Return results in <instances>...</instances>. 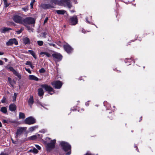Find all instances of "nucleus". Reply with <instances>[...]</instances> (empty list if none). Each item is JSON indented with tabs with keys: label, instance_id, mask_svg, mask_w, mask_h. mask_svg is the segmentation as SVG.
Here are the masks:
<instances>
[{
	"label": "nucleus",
	"instance_id": "obj_1",
	"mask_svg": "<svg viewBox=\"0 0 155 155\" xmlns=\"http://www.w3.org/2000/svg\"><path fill=\"white\" fill-rule=\"evenodd\" d=\"M55 143V140H51V139L49 137L46 138L45 143L46 144V148L47 152H50L54 148Z\"/></svg>",
	"mask_w": 155,
	"mask_h": 155
},
{
	"label": "nucleus",
	"instance_id": "obj_2",
	"mask_svg": "<svg viewBox=\"0 0 155 155\" xmlns=\"http://www.w3.org/2000/svg\"><path fill=\"white\" fill-rule=\"evenodd\" d=\"M73 0H61L58 1L57 0H52L51 2L55 4H58L59 5L67 7L69 9L72 7L71 3Z\"/></svg>",
	"mask_w": 155,
	"mask_h": 155
},
{
	"label": "nucleus",
	"instance_id": "obj_3",
	"mask_svg": "<svg viewBox=\"0 0 155 155\" xmlns=\"http://www.w3.org/2000/svg\"><path fill=\"white\" fill-rule=\"evenodd\" d=\"M60 144L64 151L67 152L69 151L66 153V155H69L71 154V147L69 144L64 141H61L60 143Z\"/></svg>",
	"mask_w": 155,
	"mask_h": 155
},
{
	"label": "nucleus",
	"instance_id": "obj_4",
	"mask_svg": "<svg viewBox=\"0 0 155 155\" xmlns=\"http://www.w3.org/2000/svg\"><path fill=\"white\" fill-rule=\"evenodd\" d=\"M13 19L16 23L21 24H23L24 18L18 15H14L13 17Z\"/></svg>",
	"mask_w": 155,
	"mask_h": 155
},
{
	"label": "nucleus",
	"instance_id": "obj_5",
	"mask_svg": "<svg viewBox=\"0 0 155 155\" xmlns=\"http://www.w3.org/2000/svg\"><path fill=\"white\" fill-rule=\"evenodd\" d=\"M35 22V19L31 17H27L24 19L23 25L26 26L28 24H32Z\"/></svg>",
	"mask_w": 155,
	"mask_h": 155
},
{
	"label": "nucleus",
	"instance_id": "obj_6",
	"mask_svg": "<svg viewBox=\"0 0 155 155\" xmlns=\"http://www.w3.org/2000/svg\"><path fill=\"white\" fill-rule=\"evenodd\" d=\"M52 56L56 62L61 61L62 58V56L60 53L55 52L52 54Z\"/></svg>",
	"mask_w": 155,
	"mask_h": 155
},
{
	"label": "nucleus",
	"instance_id": "obj_7",
	"mask_svg": "<svg viewBox=\"0 0 155 155\" xmlns=\"http://www.w3.org/2000/svg\"><path fill=\"white\" fill-rule=\"evenodd\" d=\"M41 86L42 88H44L46 91H48V93L51 95H52L54 93L53 88L50 86L44 84L41 85Z\"/></svg>",
	"mask_w": 155,
	"mask_h": 155
},
{
	"label": "nucleus",
	"instance_id": "obj_8",
	"mask_svg": "<svg viewBox=\"0 0 155 155\" xmlns=\"http://www.w3.org/2000/svg\"><path fill=\"white\" fill-rule=\"evenodd\" d=\"M51 84L55 88L60 89L62 85V83L60 81H57L52 82Z\"/></svg>",
	"mask_w": 155,
	"mask_h": 155
},
{
	"label": "nucleus",
	"instance_id": "obj_9",
	"mask_svg": "<svg viewBox=\"0 0 155 155\" xmlns=\"http://www.w3.org/2000/svg\"><path fill=\"white\" fill-rule=\"evenodd\" d=\"M25 122L26 124H32L35 122V120L31 117H29L25 120Z\"/></svg>",
	"mask_w": 155,
	"mask_h": 155
},
{
	"label": "nucleus",
	"instance_id": "obj_10",
	"mask_svg": "<svg viewBox=\"0 0 155 155\" xmlns=\"http://www.w3.org/2000/svg\"><path fill=\"white\" fill-rule=\"evenodd\" d=\"M69 22L70 24L72 25H75L78 22L77 17L76 16H74L70 18Z\"/></svg>",
	"mask_w": 155,
	"mask_h": 155
},
{
	"label": "nucleus",
	"instance_id": "obj_11",
	"mask_svg": "<svg viewBox=\"0 0 155 155\" xmlns=\"http://www.w3.org/2000/svg\"><path fill=\"white\" fill-rule=\"evenodd\" d=\"M8 68L10 71H12L15 75L17 76L19 79H21V75L15 70L12 67H10Z\"/></svg>",
	"mask_w": 155,
	"mask_h": 155
},
{
	"label": "nucleus",
	"instance_id": "obj_12",
	"mask_svg": "<svg viewBox=\"0 0 155 155\" xmlns=\"http://www.w3.org/2000/svg\"><path fill=\"white\" fill-rule=\"evenodd\" d=\"M14 44L16 45L18 44V41L15 38H13L9 40L7 42L6 45L7 46H10Z\"/></svg>",
	"mask_w": 155,
	"mask_h": 155
},
{
	"label": "nucleus",
	"instance_id": "obj_13",
	"mask_svg": "<svg viewBox=\"0 0 155 155\" xmlns=\"http://www.w3.org/2000/svg\"><path fill=\"white\" fill-rule=\"evenodd\" d=\"M26 127H19L17 129L16 133V136L21 134L22 133L25 132L26 130Z\"/></svg>",
	"mask_w": 155,
	"mask_h": 155
},
{
	"label": "nucleus",
	"instance_id": "obj_14",
	"mask_svg": "<svg viewBox=\"0 0 155 155\" xmlns=\"http://www.w3.org/2000/svg\"><path fill=\"white\" fill-rule=\"evenodd\" d=\"M64 50L68 53H70L73 51V49L68 44L64 45Z\"/></svg>",
	"mask_w": 155,
	"mask_h": 155
},
{
	"label": "nucleus",
	"instance_id": "obj_15",
	"mask_svg": "<svg viewBox=\"0 0 155 155\" xmlns=\"http://www.w3.org/2000/svg\"><path fill=\"white\" fill-rule=\"evenodd\" d=\"M41 6L42 8L44 9H49L54 7L53 6L50 4H42L41 5Z\"/></svg>",
	"mask_w": 155,
	"mask_h": 155
},
{
	"label": "nucleus",
	"instance_id": "obj_16",
	"mask_svg": "<svg viewBox=\"0 0 155 155\" xmlns=\"http://www.w3.org/2000/svg\"><path fill=\"white\" fill-rule=\"evenodd\" d=\"M42 137L39 134H37L35 135L29 137L28 139L30 140H35L37 138H41Z\"/></svg>",
	"mask_w": 155,
	"mask_h": 155
},
{
	"label": "nucleus",
	"instance_id": "obj_17",
	"mask_svg": "<svg viewBox=\"0 0 155 155\" xmlns=\"http://www.w3.org/2000/svg\"><path fill=\"white\" fill-rule=\"evenodd\" d=\"M16 106L14 104H11L9 106V110L11 111H14L16 109Z\"/></svg>",
	"mask_w": 155,
	"mask_h": 155
},
{
	"label": "nucleus",
	"instance_id": "obj_18",
	"mask_svg": "<svg viewBox=\"0 0 155 155\" xmlns=\"http://www.w3.org/2000/svg\"><path fill=\"white\" fill-rule=\"evenodd\" d=\"M29 79L30 80H33L38 81V79L36 77L33 75H29Z\"/></svg>",
	"mask_w": 155,
	"mask_h": 155
},
{
	"label": "nucleus",
	"instance_id": "obj_19",
	"mask_svg": "<svg viewBox=\"0 0 155 155\" xmlns=\"http://www.w3.org/2000/svg\"><path fill=\"white\" fill-rule=\"evenodd\" d=\"M23 41L25 44H29L30 43L29 39L27 37H25L23 39Z\"/></svg>",
	"mask_w": 155,
	"mask_h": 155
},
{
	"label": "nucleus",
	"instance_id": "obj_20",
	"mask_svg": "<svg viewBox=\"0 0 155 155\" xmlns=\"http://www.w3.org/2000/svg\"><path fill=\"white\" fill-rule=\"evenodd\" d=\"M38 95L39 96H41L43 95L44 94L43 90L42 88H39L38 89Z\"/></svg>",
	"mask_w": 155,
	"mask_h": 155
},
{
	"label": "nucleus",
	"instance_id": "obj_21",
	"mask_svg": "<svg viewBox=\"0 0 155 155\" xmlns=\"http://www.w3.org/2000/svg\"><path fill=\"white\" fill-rule=\"evenodd\" d=\"M0 111L3 113L6 114L7 113V109L5 107H2L0 109Z\"/></svg>",
	"mask_w": 155,
	"mask_h": 155
},
{
	"label": "nucleus",
	"instance_id": "obj_22",
	"mask_svg": "<svg viewBox=\"0 0 155 155\" xmlns=\"http://www.w3.org/2000/svg\"><path fill=\"white\" fill-rule=\"evenodd\" d=\"M56 12L58 14L60 15H63L66 12V11L64 10H58Z\"/></svg>",
	"mask_w": 155,
	"mask_h": 155
},
{
	"label": "nucleus",
	"instance_id": "obj_23",
	"mask_svg": "<svg viewBox=\"0 0 155 155\" xmlns=\"http://www.w3.org/2000/svg\"><path fill=\"white\" fill-rule=\"evenodd\" d=\"M34 103L33 97L32 96H31L30 98L28 101V103L30 105H31Z\"/></svg>",
	"mask_w": 155,
	"mask_h": 155
},
{
	"label": "nucleus",
	"instance_id": "obj_24",
	"mask_svg": "<svg viewBox=\"0 0 155 155\" xmlns=\"http://www.w3.org/2000/svg\"><path fill=\"white\" fill-rule=\"evenodd\" d=\"M38 127V126H34L31 127L29 128V132H32L35 129L37 128Z\"/></svg>",
	"mask_w": 155,
	"mask_h": 155
},
{
	"label": "nucleus",
	"instance_id": "obj_25",
	"mask_svg": "<svg viewBox=\"0 0 155 155\" xmlns=\"http://www.w3.org/2000/svg\"><path fill=\"white\" fill-rule=\"evenodd\" d=\"M28 51L30 52L31 54L33 57L36 59V56L35 55V54L33 51L29 50Z\"/></svg>",
	"mask_w": 155,
	"mask_h": 155
},
{
	"label": "nucleus",
	"instance_id": "obj_26",
	"mask_svg": "<svg viewBox=\"0 0 155 155\" xmlns=\"http://www.w3.org/2000/svg\"><path fill=\"white\" fill-rule=\"evenodd\" d=\"M25 115L24 113L20 112L19 114V118L20 119H23L25 118Z\"/></svg>",
	"mask_w": 155,
	"mask_h": 155
},
{
	"label": "nucleus",
	"instance_id": "obj_27",
	"mask_svg": "<svg viewBox=\"0 0 155 155\" xmlns=\"http://www.w3.org/2000/svg\"><path fill=\"white\" fill-rule=\"evenodd\" d=\"M11 29L8 28H4L2 29V31L3 32L5 33L6 31H7L9 30H11Z\"/></svg>",
	"mask_w": 155,
	"mask_h": 155
},
{
	"label": "nucleus",
	"instance_id": "obj_28",
	"mask_svg": "<svg viewBox=\"0 0 155 155\" xmlns=\"http://www.w3.org/2000/svg\"><path fill=\"white\" fill-rule=\"evenodd\" d=\"M38 45L40 46H42L43 44V42L41 41H37Z\"/></svg>",
	"mask_w": 155,
	"mask_h": 155
},
{
	"label": "nucleus",
	"instance_id": "obj_29",
	"mask_svg": "<svg viewBox=\"0 0 155 155\" xmlns=\"http://www.w3.org/2000/svg\"><path fill=\"white\" fill-rule=\"evenodd\" d=\"M47 35V33L46 32H42L41 33V35L42 37L44 38H46V35Z\"/></svg>",
	"mask_w": 155,
	"mask_h": 155
},
{
	"label": "nucleus",
	"instance_id": "obj_30",
	"mask_svg": "<svg viewBox=\"0 0 155 155\" xmlns=\"http://www.w3.org/2000/svg\"><path fill=\"white\" fill-rule=\"evenodd\" d=\"M6 97L4 96L3 97L2 99L1 100V101L2 103H4L5 102Z\"/></svg>",
	"mask_w": 155,
	"mask_h": 155
},
{
	"label": "nucleus",
	"instance_id": "obj_31",
	"mask_svg": "<svg viewBox=\"0 0 155 155\" xmlns=\"http://www.w3.org/2000/svg\"><path fill=\"white\" fill-rule=\"evenodd\" d=\"M38 151L35 148H34L33 149V153H38Z\"/></svg>",
	"mask_w": 155,
	"mask_h": 155
},
{
	"label": "nucleus",
	"instance_id": "obj_32",
	"mask_svg": "<svg viewBox=\"0 0 155 155\" xmlns=\"http://www.w3.org/2000/svg\"><path fill=\"white\" fill-rule=\"evenodd\" d=\"M23 30V28H21L19 30L17 31L16 33L18 34H19L22 32V31Z\"/></svg>",
	"mask_w": 155,
	"mask_h": 155
},
{
	"label": "nucleus",
	"instance_id": "obj_33",
	"mask_svg": "<svg viewBox=\"0 0 155 155\" xmlns=\"http://www.w3.org/2000/svg\"><path fill=\"white\" fill-rule=\"evenodd\" d=\"M22 9L23 10V11H24L25 12H27L28 10L27 6H26L24 8H22Z\"/></svg>",
	"mask_w": 155,
	"mask_h": 155
},
{
	"label": "nucleus",
	"instance_id": "obj_34",
	"mask_svg": "<svg viewBox=\"0 0 155 155\" xmlns=\"http://www.w3.org/2000/svg\"><path fill=\"white\" fill-rule=\"evenodd\" d=\"M35 2V0H32L30 3V5L31 8H33L34 3Z\"/></svg>",
	"mask_w": 155,
	"mask_h": 155
},
{
	"label": "nucleus",
	"instance_id": "obj_35",
	"mask_svg": "<svg viewBox=\"0 0 155 155\" xmlns=\"http://www.w3.org/2000/svg\"><path fill=\"white\" fill-rule=\"evenodd\" d=\"M39 71L40 73H43L45 72V70L44 68H42L39 70Z\"/></svg>",
	"mask_w": 155,
	"mask_h": 155
},
{
	"label": "nucleus",
	"instance_id": "obj_36",
	"mask_svg": "<svg viewBox=\"0 0 155 155\" xmlns=\"http://www.w3.org/2000/svg\"><path fill=\"white\" fill-rule=\"evenodd\" d=\"M45 55L48 57H49L51 56V54H49V53H48V52H45Z\"/></svg>",
	"mask_w": 155,
	"mask_h": 155
},
{
	"label": "nucleus",
	"instance_id": "obj_37",
	"mask_svg": "<svg viewBox=\"0 0 155 155\" xmlns=\"http://www.w3.org/2000/svg\"><path fill=\"white\" fill-rule=\"evenodd\" d=\"M4 2L5 6V7H7L8 6V4L7 3V0L4 1Z\"/></svg>",
	"mask_w": 155,
	"mask_h": 155
},
{
	"label": "nucleus",
	"instance_id": "obj_38",
	"mask_svg": "<svg viewBox=\"0 0 155 155\" xmlns=\"http://www.w3.org/2000/svg\"><path fill=\"white\" fill-rule=\"evenodd\" d=\"M25 70L28 71L29 74H31V72L29 68H25Z\"/></svg>",
	"mask_w": 155,
	"mask_h": 155
},
{
	"label": "nucleus",
	"instance_id": "obj_39",
	"mask_svg": "<svg viewBox=\"0 0 155 155\" xmlns=\"http://www.w3.org/2000/svg\"><path fill=\"white\" fill-rule=\"evenodd\" d=\"M25 64L27 65H31V64L30 61H27L26 63Z\"/></svg>",
	"mask_w": 155,
	"mask_h": 155
},
{
	"label": "nucleus",
	"instance_id": "obj_40",
	"mask_svg": "<svg viewBox=\"0 0 155 155\" xmlns=\"http://www.w3.org/2000/svg\"><path fill=\"white\" fill-rule=\"evenodd\" d=\"M49 45L51 46H53L54 47H56L55 44L52 43H49Z\"/></svg>",
	"mask_w": 155,
	"mask_h": 155
},
{
	"label": "nucleus",
	"instance_id": "obj_41",
	"mask_svg": "<svg viewBox=\"0 0 155 155\" xmlns=\"http://www.w3.org/2000/svg\"><path fill=\"white\" fill-rule=\"evenodd\" d=\"M35 146L38 149L40 150L41 149V147L39 145H35Z\"/></svg>",
	"mask_w": 155,
	"mask_h": 155
},
{
	"label": "nucleus",
	"instance_id": "obj_42",
	"mask_svg": "<svg viewBox=\"0 0 155 155\" xmlns=\"http://www.w3.org/2000/svg\"><path fill=\"white\" fill-rule=\"evenodd\" d=\"M48 17H46L44 21V23L45 24L46 22H47L48 20Z\"/></svg>",
	"mask_w": 155,
	"mask_h": 155
},
{
	"label": "nucleus",
	"instance_id": "obj_43",
	"mask_svg": "<svg viewBox=\"0 0 155 155\" xmlns=\"http://www.w3.org/2000/svg\"><path fill=\"white\" fill-rule=\"evenodd\" d=\"M58 45L61 46H62V44L60 42H58L57 44Z\"/></svg>",
	"mask_w": 155,
	"mask_h": 155
},
{
	"label": "nucleus",
	"instance_id": "obj_44",
	"mask_svg": "<svg viewBox=\"0 0 155 155\" xmlns=\"http://www.w3.org/2000/svg\"><path fill=\"white\" fill-rule=\"evenodd\" d=\"M45 52H41L40 53V54L41 55H42V54H45Z\"/></svg>",
	"mask_w": 155,
	"mask_h": 155
},
{
	"label": "nucleus",
	"instance_id": "obj_45",
	"mask_svg": "<svg viewBox=\"0 0 155 155\" xmlns=\"http://www.w3.org/2000/svg\"><path fill=\"white\" fill-rule=\"evenodd\" d=\"M3 64V62L2 61L0 60V65H2Z\"/></svg>",
	"mask_w": 155,
	"mask_h": 155
},
{
	"label": "nucleus",
	"instance_id": "obj_46",
	"mask_svg": "<svg viewBox=\"0 0 155 155\" xmlns=\"http://www.w3.org/2000/svg\"><path fill=\"white\" fill-rule=\"evenodd\" d=\"M3 54H4L3 52L0 51V55H2Z\"/></svg>",
	"mask_w": 155,
	"mask_h": 155
},
{
	"label": "nucleus",
	"instance_id": "obj_47",
	"mask_svg": "<svg viewBox=\"0 0 155 155\" xmlns=\"http://www.w3.org/2000/svg\"><path fill=\"white\" fill-rule=\"evenodd\" d=\"M0 155H7V154L6 153H1Z\"/></svg>",
	"mask_w": 155,
	"mask_h": 155
},
{
	"label": "nucleus",
	"instance_id": "obj_48",
	"mask_svg": "<svg viewBox=\"0 0 155 155\" xmlns=\"http://www.w3.org/2000/svg\"><path fill=\"white\" fill-rule=\"evenodd\" d=\"M82 32L84 33H85V32H84V29L82 30Z\"/></svg>",
	"mask_w": 155,
	"mask_h": 155
},
{
	"label": "nucleus",
	"instance_id": "obj_49",
	"mask_svg": "<svg viewBox=\"0 0 155 155\" xmlns=\"http://www.w3.org/2000/svg\"><path fill=\"white\" fill-rule=\"evenodd\" d=\"M4 59L5 60V62H7L8 60V59L6 58H4Z\"/></svg>",
	"mask_w": 155,
	"mask_h": 155
},
{
	"label": "nucleus",
	"instance_id": "obj_50",
	"mask_svg": "<svg viewBox=\"0 0 155 155\" xmlns=\"http://www.w3.org/2000/svg\"><path fill=\"white\" fill-rule=\"evenodd\" d=\"M70 11L71 12H75V11L73 9L72 10H71Z\"/></svg>",
	"mask_w": 155,
	"mask_h": 155
},
{
	"label": "nucleus",
	"instance_id": "obj_51",
	"mask_svg": "<svg viewBox=\"0 0 155 155\" xmlns=\"http://www.w3.org/2000/svg\"><path fill=\"white\" fill-rule=\"evenodd\" d=\"M3 122L4 123L7 122V121L6 120H3Z\"/></svg>",
	"mask_w": 155,
	"mask_h": 155
},
{
	"label": "nucleus",
	"instance_id": "obj_52",
	"mask_svg": "<svg viewBox=\"0 0 155 155\" xmlns=\"http://www.w3.org/2000/svg\"><path fill=\"white\" fill-rule=\"evenodd\" d=\"M2 127V124L1 123V122L0 121V127Z\"/></svg>",
	"mask_w": 155,
	"mask_h": 155
},
{
	"label": "nucleus",
	"instance_id": "obj_53",
	"mask_svg": "<svg viewBox=\"0 0 155 155\" xmlns=\"http://www.w3.org/2000/svg\"><path fill=\"white\" fill-rule=\"evenodd\" d=\"M29 152H33V149L32 150H30L29 151Z\"/></svg>",
	"mask_w": 155,
	"mask_h": 155
},
{
	"label": "nucleus",
	"instance_id": "obj_54",
	"mask_svg": "<svg viewBox=\"0 0 155 155\" xmlns=\"http://www.w3.org/2000/svg\"><path fill=\"white\" fill-rule=\"evenodd\" d=\"M8 79L9 81V82H10V81L11 80V78H8Z\"/></svg>",
	"mask_w": 155,
	"mask_h": 155
},
{
	"label": "nucleus",
	"instance_id": "obj_55",
	"mask_svg": "<svg viewBox=\"0 0 155 155\" xmlns=\"http://www.w3.org/2000/svg\"><path fill=\"white\" fill-rule=\"evenodd\" d=\"M86 21H87L88 22V23H89V21H88V20H87V18H86Z\"/></svg>",
	"mask_w": 155,
	"mask_h": 155
},
{
	"label": "nucleus",
	"instance_id": "obj_56",
	"mask_svg": "<svg viewBox=\"0 0 155 155\" xmlns=\"http://www.w3.org/2000/svg\"><path fill=\"white\" fill-rule=\"evenodd\" d=\"M86 105L87 106L88 105V103H86Z\"/></svg>",
	"mask_w": 155,
	"mask_h": 155
},
{
	"label": "nucleus",
	"instance_id": "obj_57",
	"mask_svg": "<svg viewBox=\"0 0 155 155\" xmlns=\"http://www.w3.org/2000/svg\"><path fill=\"white\" fill-rule=\"evenodd\" d=\"M12 141L13 143H15L14 142V141H13V140L12 139Z\"/></svg>",
	"mask_w": 155,
	"mask_h": 155
},
{
	"label": "nucleus",
	"instance_id": "obj_58",
	"mask_svg": "<svg viewBox=\"0 0 155 155\" xmlns=\"http://www.w3.org/2000/svg\"><path fill=\"white\" fill-rule=\"evenodd\" d=\"M27 28H28V30H30V29H29V28H28V26H27Z\"/></svg>",
	"mask_w": 155,
	"mask_h": 155
},
{
	"label": "nucleus",
	"instance_id": "obj_59",
	"mask_svg": "<svg viewBox=\"0 0 155 155\" xmlns=\"http://www.w3.org/2000/svg\"><path fill=\"white\" fill-rule=\"evenodd\" d=\"M31 67L32 68H33L34 67V66H32L31 65Z\"/></svg>",
	"mask_w": 155,
	"mask_h": 155
},
{
	"label": "nucleus",
	"instance_id": "obj_60",
	"mask_svg": "<svg viewBox=\"0 0 155 155\" xmlns=\"http://www.w3.org/2000/svg\"><path fill=\"white\" fill-rule=\"evenodd\" d=\"M16 94L15 93H14V95H16Z\"/></svg>",
	"mask_w": 155,
	"mask_h": 155
}]
</instances>
